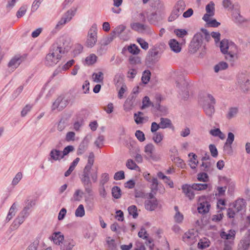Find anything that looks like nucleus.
Wrapping results in <instances>:
<instances>
[{
	"label": "nucleus",
	"mask_w": 250,
	"mask_h": 250,
	"mask_svg": "<svg viewBox=\"0 0 250 250\" xmlns=\"http://www.w3.org/2000/svg\"><path fill=\"white\" fill-rule=\"evenodd\" d=\"M94 81L96 83H103L104 80V74L100 71L98 73H94L92 75Z\"/></svg>",
	"instance_id": "nucleus-32"
},
{
	"label": "nucleus",
	"mask_w": 250,
	"mask_h": 250,
	"mask_svg": "<svg viewBox=\"0 0 250 250\" xmlns=\"http://www.w3.org/2000/svg\"><path fill=\"white\" fill-rule=\"evenodd\" d=\"M89 143V139L85 136L79 146L77 154L78 155L83 154L87 149Z\"/></svg>",
	"instance_id": "nucleus-11"
},
{
	"label": "nucleus",
	"mask_w": 250,
	"mask_h": 250,
	"mask_svg": "<svg viewBox=\"0 0 250 250\" xmlns=\"http://www.w3.org/2000/svg\"><path fill=\"white\" fill-rule=\"evenodd\" d=\"M52 239L55 244L60 245L64 240V236L61 232H56L53 234Z\"/></svg>",
	"instance_id": "nucleus-19"
},
{
	"label": "nucleus",
	"mask_w": 250,
	"mask_h": 250,
	"mask_svg": "<svg viewBox=\"0 0 250 250\" xmlns=\"http://www.w3.org/2000/svg\"><path fill=\"white\" fill-rule=\"evenodd\" d=\"M186 8V3L183 0H179L176 2L170 15L168 18V21H172L176 20L184 11Z\"/></svg>",
	"instance_id": "nucleus-4"
},
{
	"label": "nucleus",
	"mask_w": 250,
	"mask_h": 250,
	"mask_svg": "<svg viewBox=\"0 0 250 250\" xmlns=\"http://www.w3.org/2000/svg\"><path fill=\"white\" fill-rule=\"evenodd\" d=\"M163 134L161 132H158L155 133L153 137V140L155 143L158 144L160 143L163 140Z\"/></svg>",
	"instance_id": "nucleus-43"
},
{
	"label": "nucleus",
	"mask_w": 250,
	"mask_h": 250,
	"mask_svg": "<svg viewBox=\"0 0 250 250\" xmlns=\"http://www.w3.org/2000/svg\"><path fill=\"white\" fill-rule=\"evenodd\" d=\"M74 147L72 146H68L65 147L63 151L62 152V158H63L64 156L67 155L69 152L72 151L74 150Z\"/></svg>",
	"instance_id": "nucleus-59"
},
{
	"label": "nucleus",
	"mask_w": 250,
	"mask_h": 250,
	"mask_svg": "<svg viewBox=\"0 0 250 250\" xmlns=\"http://www.w3.org/2000/svg\"><path fill=\"white\" fill-rule=\"evenodd\" d=\"M183 192L185 195L188 197L189 200H191L194 198V193L193 189L191 188V185L188 184L183 185L182 187Z\"/></svg>",
	"instance_id": "nucleus-13"
},
{
	"label": "nucleus",
	"mask_w": 250,
	"mask_h": 250,
	"mask_svg": "<svg viewBox=\"0 0 250 250\" xmlns=\"http://www.w3.org/2000/svg\"><path fill=\"white\" fill-rule=\"evenodd\" d=\"M207 98L209 101V103L206 100L205 103L203 105V108L206 115L209 117H211L215 111L214 105L216 103V100L213 96L210 94L207 95Z\"/></svg>",
	"instance_id": "nucleus-7"
},
{
	"label": "nucleus",
	"mask_w": 250,
	"mask_h": 250,
	"mask_svg": "<svg viewBox=\"0 0 250 250\" xmlns=\"http://www.w3.org/2000/svg\"><path fill=\"white\" fill-rule=\"evenodd\" d=\"M159 205L157 199L146 200L145 202V208L149 211H153L155 210Z\"/></svg>",
	"instance_id": "nucleus-12"
},
{
	"label": "nucleus",
	"mask_w": 250,
	"mask_h": 250,
	"mask_svg": "<svg viewBox=\"0 0 250 250\" xmlns=\"http://www.w3.org/2000/svg\"><path fill=\"white\" fill-rule=\"evenodd\" d=\"M26 10L27 7L26 6H21L17 12L16 16L17 18H20L23 16L26 12Z\"/></svg>",
	"instance_id": "nucleus-56"
},
{
	"label": "nucleus",
	"mask_w": 250,
	"mask_h": 250,
	"mask_svg": "<svg viewBox=\"0 0 250 250\" xmlns=\"http://www.w3.org/2000/svg\"><path fill=\"white\" fill-rule=\"evenodd\" d=\"M233 21L236 23H241L244 21V19L237 12H233L232 13Z\"/></svg>",
	"instance_id": "nucleus-38"
},
{
	"label": "nucleus",
	"mask_w": 250,
	"mask_h": 250,
	"mask_svg": "<svg viewBox=\"0 0 250 250\" xmlns=\"http://www.w3.org/2000/svg\"><path fill=\"white\" fill-rule=\"evenodd\" d=\"M151 76L150 71L149 70H145L142 77V81L144 84H147L150 80Z\"/></svg>",
	"instance_id": "nucleus-30"
},
{
	"label": "nucleus",
	"mask_w": 250,
	"mask_h": 250,
	"mask_svg": "<svg viewBox=\"0 0 250 250\" xmlns=\"http://www.w3.org/2000/svg\"><path fill=\"white\" fill-rule=\"evenodd\" d=\"M125 172L123 170H121L116 172L114 176V179L115 180H121L125 179Z\"/></svg>",
	"instance_id": "nucleus-55"
},
{
	"label": "nucleus",
	"mask_w": 250,
	"mask_h": 250,
	"mask_svg": "<svg viewBox=\"0 0 250 250\" xmlns=\"http://www.w3.org/2000/svg\"><path fill=\"white\" fill-rule=\"evenodd\" d=\"M128 211L130 215H132L134 218H136L138 216L137 208L136 206L132 205L128 208Z\"/></svg>",
	"instance_id": "nucleus-37"
},
{
	"label": "nucleus",
	"mask_w": 250,
	"mask_h": 250,
	"mask_svg": "<svg viewBox=\"0 0 250 250\" xmlns=\"http://www.w3.org/2000/svg\"><path fill=\"white\" fill-rule=\"evenodd\" d=\"M209 149L211 155L213 157L215 158L218 156V150L214 145L210 144L209 146Z\"/></svg>",
	"instance_id": "nucleus-53"
},
{
	"label": "nucleus",
	"mask_w": 250,
	"mask_h": 250,
	"mask_svg": "<svg viewBox=\"0 0 250 250\" xmlns=\"http://www.w3.org/2000/svg\"><path fill=\"white\" fill-rule=\"evenodd\" d=\"M91 169L88 167H84L80 176L85 192L90 196L93 195L92 184L90 179Z\"/></svg>",
	"instance_id": "nucleus-2"
},
{
	"label": "nucleus",
	"mask_w": 250,
	"mask_h": 250,
	"mask_svg": "<svg viewBox=\"0 0 250 250\" xmlns=\"http://www.w3.org/2000/svg\"><path fill=\"white\" fill-rule=\"evenodd\" d=\"M62 53H64V51L61 45L57 43L53 44L50 48L49 53L46 56L45 65L52 66L56 64L61 60Z\"/></svg>",
	"instance_id": "nucleus-1"
},
{
	"label": "nucleus",
	"mask_w": 250,
	"mask_h": 250,
	"mask_svg": "<svg viewBox=\"0 0 250 250\" xmlns=\"http://www.w3.org/2000/svg\"><path fill=\"white\" fill-rule=\"evenodd\" d=\"M97 41V27L96 24H93L89 29L87 37L86 45L88 47H93Z\"/></svg>",
	"instance_id": "nucleus-5"
},
{
	"label": "nucleus",
	"mask_w": 250,
	"mask_h": 250,
	"mask_svg": "<svg viewBox=\"0 0 250 250\" xmlns=\"http://www.w3.org/2000/svg\"><path fill=\"white\" fill-rule=\"evenodd\" d=\"M135 135L136 137L137 138V139L141 142H142L145 140V137L144 133H143V131H142L140 130H137L136 131Z\"/></svg>",
	"instance_id": "nucleus-51"
},
{
	"label": "nucleus",
	"mask_w": 250,
	"mask_h": 250,
	"mask_svg": "<svg viewBox=\"0 0 250 250\" xmlns=\"http://www.w3.org/2000/svg\"><path fill=\"white\" fill-rule=\"evenodd\" d=\"M131 29L138 32H142L146 29L147 26L139 22H134L130 24Z\"/></svg>",
	"instance_id": "nucleus-18"
},
{
	"label": "nucleus",
	"mask_w": 250,
	"mask_h": 250,
	"mask_svg": "<svg viewBox=\"0 0 250 250\" xmlns=\"http://www.w3.org/2000/svg\"><path fill=\"white\" fill-rule=\"evenodd\" d=\"M175 34L179 37L182 38L188 34L187 31L183 29H176L174 30Z\"/></svg>",
	"instance_id": "nucleus-54"
},
{
	"label": "nucleus",
	"mask_w": 250,
	"mask_h": 250,
	"mask_svg": "<svg viewBox=\"0 0 250 250\" xmlns=\"http://www.w3.org/2000/svg\"><path fill=\"white\" fill-rule=\"evenodd\" d=\"M160 54L156 47L150 49L146 58V62L147 65H153L158 62L160 58Z\"/></svg>",
	"instance_id": "nucleus-6"
},
{
	"label": "nucleus",
	"mask_w": 250,
	"mask_h": 250,
	"mask_svg": "<svg viewBox=\"0 0 250 250\" xmlns=\"http://www.w3.org/2000/svg\"><path fill=\"white\" fill-rule=\"evenodd\" d=\"M210 246V242L208 240H206L205 241H203L202 240H200L198 243V248L204 250L206 248L209 247Z\"/></svg>",
	"instance_id": "nucleus-44"
},
{
	"label": "nucleus",
	"mask_w": 250,
	"mask_h": 250,
	"mask_svg": "<svg viewBox=\"0 0 250 250\" xmlns=\"http://www.w3.org/2000/svg\"><path fill=\"white\" fill-rule=\"evenodd\" d=\"M94 154L93 152H91L88 156L87 163L85 167H88L89 168L91 169L92 166L94 162Z\"/></svg>",
	"instance_id": "nucleus-40"
},
{
	"label": "nucleus",
	"mask_w": 250,
	"mask_h": 250,
	"mask_svg": "<svg viewBox=\"0 0 250 250\" xmlns=\"http://www.w3.org/2000/svg\"><path fill=\"white\" fill-rule=\"evenodd\" d=\"M111 193L112 196L115 199H119L121 196V190L118 186H114L112 188Z\"/></svg>",
	"instance_id": "nucleus-29"
},
{
	"label": "nucleus",
	"mask_w": 250,
	"mask_h": 250,
	"mask_svg": "<svg viewBox=\"0 0 250 250\" xmlns=\"http://www.w3.org/2000/svg\"><path fill=\"white\" fill-rule=\"evenodd\" d=\"M159 124L161 128L162 129L170 128L172 126L171 122L170 120L168 118H161Z\"/></svg>",
	"instance_id": "nucleus-21"
},
{
	"label": "nucleus",
	"mask_w": 250,
	"mask_h": 250,
	"mask_svg": "<svg viewBox=\"0 0 250 250\" xmlns=\"http://www.w3.org/2000/svg\"><path fill=\"white\" fill-rule=\"evenodd\" d=\"M201 46L200 44L192 40L189 46V52L191 53H195Z\"/></svg>",
	"instance_id": "nucleus-24"
},
{
	"label": "nucleus",
	"mask_w": 250,
	"mask_h": 250,
	"mask_svg": "<svg viewBox=\"0 0 250 250\" xmlns=\"http://www.w3.org/2000/svg\"><path fill=\"white\" fill-rule=\"evenodd\" d=\"M154 149V146L152 144H149L146 146L145 147V151L148 155L151 156Z\"/></svg>",
	"instance_id": "nucleus-60"
},
{
	"label": "nucleus",
	"mask_w": 250,
	"mask_h": 250,
	"mask_svg": "<svg viewBox=\"0 0 250 250\" xmlns=\"http://www.w3.org/2000/svg\"><path fill=\"white\" fill-rule=\"evenodd\" d=\"M75 216L76 217H82L85 214L84 207L83 205H80L75 210Z\"/></svg>",
	"instance_id": "nucleus-36"
},
{
	"label": "nucleus",
	"mask_w": 250,
	"mask_h": 250,
	"mask_svg": "<svg viewBox=\"0 0 250 250\" xmlns=\"http://www.w3.org/2000/svg\"><path fill=\"white\" fill-rule=\"evenodd\" d=\"M220 47L221 51L223 54H226L228 53L229 49L228 41L225 39L222 40L220 42Z\"/></svg>",
	"instance_id": "nucleus-27"
},
{
	"label": "nucleus",
	"mask_w": 250,
	"mask_h": 250,
	"mask_svg": "<svg viewBox=\"0 0 250 250\" xmlns=\"http://www.w3.org/2000/svg\"><path fill=\"white\" fill-rule=\"evenodd\" d=\"M208 187L207 184L194 183L191 185V188L195 190H205Z\"/></svg>",
	"instance_id": "nucleus-26"
},
{
	"label": "nucleus",
	"mask_w": 250,
	"mask_h": 250,
	"mask_svg": "<svg viewBox=\"0 0 250 250\" xmlns=\"http://www.w3.org/2000/svg\"><path fill=\"white\" fill-rule=\"evenodd\" d=\"M171 49L175 53H179L181 50V47L179 42L175 39H171L168 42Z\"/></svg>",
	"instance_id": "nucleus-15"
},
{
	"label": "nucleus",
	"mask_w": 250,
	"mask_h": 250,
	"mask_svg": "<svg viewBox=\"0 0 250 250\" xmlns=\"http://www.w3.org/2000/svg\"><path fill=\"white\" fill-rule=\"evenodd\" d=\"M39 244V240L36 239L28 246L26 250H37Z\"/></svg>",
	"instance_id": "nucleus-49"
},
{
	"label": "nucleus",
	"mask_w": 250,
	"mask_h": 250,
	"mask_svg": "<svg viewBox=\"0 0 250 250\" xmlns=\"http://www.w3.org/2000/svg\"><path fill=\"white\" fill-rule=\"evenodd\" d=\"M129 62L131 64H135L141 62L140 57L137 56H130L128 59Z\"/></svg>",
	"instance_id": "nucleus-57"
},
{
	"label": "nucleus",
	"mask_w": 250,
	"mask_h": 250,
	"mask_svg": "<svg viewBox=\"0 0 250 250\" xmlns=\"http://www.w3.org/2000/svg\"><path fill=\"white\" fill-rule=\"evenodd\" d=\"M126 166L130 169H136L137 168H139V167L132 159H128L127 161Z\"/></svg>",
	"instance_id": "nucleus-45"
},
{
	"label": "nucleus",
	"mask_w": 250,
	"mask_h": 250,
	"mask_svg": "<svg viewBox=\"0 0 250 250\" xmlns=\"http://www.w3.org/2000/svg\"><path fill=\"white\" fill-rule=\"evenodd\" d=\"M137 42L143 49L147 50L148 48V43L144 39L142 38H138Z\"/></svg>",
	"instance_id": "nucleus-58"
},
{
	"label": "nucleus",
	"mask_w": 250,
	"mask_h": 250,
	"mask_svg": "<svg viewBox=\"0 0 250 250\" xmlns=\"http://www.w3.org/2000/svg\"><path fill=\"white\" fill-rule=\"evenodd\" d=\"M235 234L236 232L234 230L230 229L229 230L228 233L224 231H221L220 232V236L223 239L227 240V241H232L233 242Z\"/></svg>",
	"instance_id": "nucleus-14"
},
{
	"label": "nucleus",
	"mask_w": 250,
	"mask_h": 250,
	"mask_svg": "<svg viewBox=\"0 0 250 250\" xmlns=\"http://www.w3.org/2000/svg\"><path fill=\"white\" fill-rule=\"evenodd\" d=\"M208 20V21H205L206 22L205 24V27H217L221 24V23L218 22L215 19L210 20L209 18Z\"/></svg>",
	"instance_id": "nucleus-28"
},
{
	"label": "nucleus",
	"mask_w": 250,
	"mask_h": 250,
	"mask_svg": "<svg viewBox=\"0 0 250 250\" xmlns=\"http://www.w3.org/2000/svg\"><path fill=\"white\" fill-rule=\"evenodd\" d=\"M32 107V105L30 104H27L25 106V107L22 109L21 111V116L22 117H24L26 115L27 113L30 111Z\"/></svg>",
	"instance_id": "nucleus-63"
},
{
	"label": "nucleus",
	"mask_w": 250,
	"mask_h": 250,
	"mask_svg": "<svg viewBox=\"0 0 250 250\" xmlns=\"http://www.w3.org/2000/svg\"><path fill=\"white\" fill-rule=\"evenodd\" d=\"M49 156V160H53L54 161H57L63 158L61 157L62 156V151L56 149H52L50 152Z\"/></svg>",
	"instance_id": "nucleus-16"
},
{
	"label": "nucleus",
	"mask_w": 250,
	"mask_h": 250,
	"mask_svg": "<svg viewBox=\"0 0 250 250\" xmlns=\"http://www.w3.org/2000/svg\"><path fill=\"white\" fill-rule=\"evenodd\" d=\"M228 67V64L227 62H221L214 66V69L215 72H218L220 70H225Z\"/></svg>",
	"instance_id": "nucleus-31"
},
{
	"label": "nucleus",
	"mask_w": 250,
	"mask_h": 250,
	"mask_svg": "<svg viewBox=\"0 0 250 250\" xmlns=\"http://www.w3.org/2000/svg\"><path fill=\"white\" fill-rule=\"evenodd\" d=\"M124 76L122 74H117L114 78V83L116 86H119L123 83Z\"/></svg>",
	"instance_id": "nucleus-33"
},
{
	"label": "nucleus",
	"mask_w": 250,
	"mask_h": 250,
	"mask_svg": "<svg viewBox=\"0 0 250 250\" xmlns=\"http://www.w3.org/2000/svg\"><path fill=\"white\" fill-rule=\"evenodd\" d=\"M199 204L197 210L199 213L206 214L208 213L210 207V204L206 199L205 196L200 197L199 199Z\"/></svg>",
	"instance_id": "nucleus-8"
},
{
	"label": "nucleus",
	"mask_w": 250,
	"mask_h": 250,
	"mask_svg": "<svg viewBox=\"0 0 250 250\" xmlns=\"http://www.w3.org/2000/svg\"><path fill=\"white\" fill-rule=\"evenodd\" d=\"M97 58V57L95 54H90L86 58L85 62L88 65H92L96 62Z\"/></svg>",
	"instance_id": "nucleus-41"
},
{
	"label": "nucleus",
	"mask_w": 250,
	"mask_h": 250,
	"mask_svg": "<svg viewBox=\"0 0 250 250\" xmlns=\"http://www.w3.org/2000/svg\"><path fill=\"white\" fill-rule=\"evenodd\" d=\"M136 99V96L131 94L125 100L124 106H127L129 109L133 106Z\"/></svg>",
	"instance_id": "nucleus-23"
},
{
	"label": "nucleus",
	"mask_w": 250,
	"mask_h": 250,
	"mask_svg": "<svg viewBox=\"0 0 250 250\" xmlns=\"http://www.w3.org/2000/svg\"><path fill=\"white\" fill-rule=\"evenodd\" d=\"M238 109L237 107H230L229 108V112L226 115L227 118L230 119L233 118L238 113Z\"/></svg>",
	"instance_id": "nucleus-34"
},
{
	"label": "nucleus",
	"mask_w": 250,
	"mask_h": 250,
	"mask_svg": "<svg viewBox=\"0 0 250 250\" xmlns=\"http://www.w3.org/2000/svg\"><path fill=\"white\" fill-rule=\"evenodd\" d=\"M158 185L159 183L157 178L153 177L152 179V184L150 187L151 192L148 194L147 200L157 199L154 195L156 194L157 190H158Z\"/></svg>",
	"instance_id": "nucleus-9"
},
{
	"label": "nucleus",
	"mask_w": 250,
	"mask_h": 250,
	"mask_svg": "<svg viewBox=\"0 0 250 250\" xmlns=\"http://www.w3.org/2000/svg\"><path fill=\"white\" fill-rule=\"evenodd\" d=\"M208 177L206 173L202 172L198 173L197 175V179L199 181L206 182L208 181Z\"/></svg>",
	"instance_id": "nucleus-50"
},
{
	"label": "nucleus",
	"mask_w": 250,
	"mask_h": 250,
	"mask_svg": "<svg viewBox=\"0 0 250 250\" xmlns=\"http://www.w3.org/2000/svg\"><path fill=\"white\" fill-rule=\"evenodd\" d=\"M162 99V98L160 95H156L155 96V103L154 104L153 103H152L151 106L154 107L158 111H163V108H164L165 107H163L161 105Z\"/></svg>",
	"instance_id": "nucleus-20"
},
{
	"label": "nucleus",
	"mask_w": 250,
	"mask_h": 250,
	"mask_svg": "<svg viewBox=\"0 0 250 250\" xmlns=\"http://www.w3.org/2000/svg\"><path fill=\"white\" fill-rule=\"evenodd\" d=\"M214 3L213 1H210L206 6V11L207 13L205 14L202 19L204 21H208V19L210 17H212L215 14Z\"/></svg>",
	"instance_id": "nucleus-10"
},
{
	"label": "nucleus",
	"mask_w": 250,
	"mask_h": 250,
	"mask_svg": "<svg viewBox=\"0 0 250 250\" xmlns=\"http://www.w3.org/2000/svg\"><path fill=\"white\" fill-rule=\"evenodd\" d=\"M128 51L133 55H137L139 53L140 49L135 44L130 45L127 47Z\"/></svg>",
	"instance_id": "nucleus-35"
},
{
	"label": "nucleus",
	"mask_w": 250,
	"mask_h": 250,
	"mask_svg": "<svg viewBox=\"0 0 250 250\" xmlns=\"http://www.w3.org/2000/svg\"><path fill=\"white\" fill-rule=\"evenodd\" d=\"M174 218L175 221L178 223L182 222L184 219L183 214H181L179 211H178L176 213Z\"/></svg>",
	"instance_id": "nucleus-64"
},
{
	"label": "nucleus",
	"mask_w": 250,
	"mask_h": 250,
	"mask_svg": "<svg viewBox=\"0 0 250 250\" xmlns=\"http://www.w3.org/2000/svg\"><path fill=\"white\" fill-rule=\"evenodd\" d=\"M70 98L66 95H61L53 103L51 108L52 110L57 109L62 111L65 108L70 102Z\"/></svg>",
	"instance_id": "nucleus-3"
},
{
	"label": "nucleus",
	"mask_w": 250,
	"mask_h": 250,
	"mask_svg": "<svg viewBox=\"0 0 250 250\" xmlns=\"http://www.w3.org/2000/svg\"><path fill=\"white\" fill-rule=\"evenodd\" d=\"M77 9L75 8H72L68 10L63 16V17L66 20L67 22H69L72 19L73 17L76 14Z\"/></svg>",
	"instance_id": "nucleus-22"
},
{
	"label": "nucleus",
	"mask_w": 250,
	"mask_h": 250,
	"mask_svg": "<svg viewBox=\"0 0 250 250\" xmlns=\"http://www.w3.org/2000/svg\"><path fill=\"white\" fill-rule=\"evenodd\" d=\"M245 202L243 199L236 200L233 204L232 207L236 210V212L242 210L245 206Z\"/></svg>",
	"instance_id": "nucleus-17"
},
{
	"label": "nucleus",
	"mask_w": 250,
	"mask_h": 250,
	"mask_svg": "<svg viewBox=\"0 0 250 250\" xmlns=\"http://www.w3.org/2000/svg\"><path fill=\"white\" fill-rule=\"evenodd\" d=\"M234 140V135L232 132H229L228 134V138L226 142L225 143L224 147L225 148L229 147L230 149H231V144Z\"/></svg>",
	"instance_id": "nucleus-25"
},
{
	"label": "nucleus",
	"mask_w": 250,
	"mask_h": 250,
	"mask_svg": "<svg viewBox=\"0 0 250 250\" xmlns=\"http://www.w3.org/2000/svg\"><path fill=\"white\" fill-rule=\"evenodd\" d=\"M21 62V57H15L13 58L8 63V66H18Z\"/></svg>",
	"instance_id": "nucleus-42"
},
{
	"label": "nucleus",
	"mask_w": 250,
	"mask_h": 250,
	"mask_svg": "<svg viewBox=\"0 0 250 250\" xmlns=\"http://www.w3.org/2000/svg\"><path fill=\"white\" fill-rule=\"evenodd\" d=\"M22 176V173L21 172H18L13 179L12 185L14 186L17 185L20 181L21 179Z\"/></svg>",
	"instance_id": "nucleus-62"
},
{
	"label": "nucleus",
	"mask_w": 250,
	"mask_h": 250,
	"mask_svg": "<svg viewBox=\"0 0 250 250\" xmlns=\"http://www.w3.org/2000/svg\"><path fill=\"white\" fill-rule=\"evenodd\" d=\"M152 102H151L148 97L145 96L143 99V105L141 107L142 109L151 106Z\"/></svg>",
	"instance_id": "nucleus-46"
},
{
	"label": "nucleus",
	"mask_w": 250,
	"mask_h": 250,
	"mask_svg": "<svg viewBox=\"0 0 250 250\" xmlns=\"http://www.w3.org/2000/svg\"><path fill=\"white\" fill-rule=\"evenodd\" d=\"M236 210L232 208H229L227 209V216L229 218H234L236 214Z\"/></svg>",
	"instance_id": "nucleus-61"
},
{
	"label": "nucleus",
	"mask_w": 250,
	"mask_h": 250,
	"mask_svg": "<svg viewBox=\"0 0 250 250\" xmlns=\"http://www.w3.org/2000/svg\"><path fill=\"white\" fill-rule=\"evenodd\" d=\"M203 35L200 32H198L194 35L192 40L202 45L203 44Z\"/></svg>",
	"instance_id": "nucleus-39"
},
{
	"label": "nucleus",
	"mask_w": 250,
	"mask_h": 250,
	"mask_svg": "<svg viewBox=\"0 0 250 250\" xmlns=\"http://www.w3.org/2000/svg\"><path fill=\"white\" fill-rule=\"evenodd\" d=\"M104 141V137L103 135H99L95 141L94 144L97 147L100 148L103 145Z\"/></svg>",
	"instance_id": "nucleus-47"
},
{
	"label": "nucleus",
	"mask_w": 250,
	"mask_h": 250,
	"mask_svg": "<svg viewBox=\"0 0 250 250\" xmlns=\"http://www.w3.org/2000/svg\"><path fill=\"white\" fill-rule=\"evenodd\" d=\"M125 26L121 24L116 27L112 32L114 34L120 35L125 29Z\"/></svg>",
	"instance_id": "nucleus-52"
},
{
	"label": "nucleus",
	"mask_w": 250,
	"mask_h": 250,
	"mask_svg": "<svg viewBox=\"0 0 250 250\" xmlns=\"http://www.w3.org/2000/svg\"><path fill=\"white\" fill-rule=\"evenodd\" d=\"M109 175L107 173H103L101 175V179L100 180V185L104 186V185L109 181Z\"/></svg>",
	"instance_id": "nucleus-48"
}]
</instances>
